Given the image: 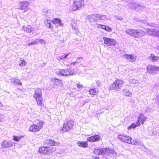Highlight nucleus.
Returning <instances> with one entry per match:
<instances>
[{"label": "nucleus", "mask_w": 159, "mask_h": 159, "mask_svg": "<svg viewBox=\"0 0 159 159\" xmlns=\"http://www.w3.org/2000/svg\"><path fill=\"white\" fill-rule=\"evenodd\" d=\"M42 91L40 88H37L36 89L34 90V98L41 97Z\"/></svg>", "instance_id": "14"}, {"label": "nucleus", "mask_w": 159, "mask_h": 159, "mask_svg": "<svg viewBox=\"0 0 159 159\" xmlns=\"http://www.w3.org/2000/svg\"><path fill=\"white\" fill-rule=\"evenodd\" d=\"M100 136L98 134L92 135L87 138V140L91 142H95L99 141L100 139Z\"/></svg>", "instance_id": "12"}, {"label": "nucleus", "mask_w": 159, "mask_h": 159, "mask_svg": "<svg viewBox=\"0 0 159 159\" xmlns=\"http://www.w3.org/2000/svg\"><path fill=\"white\" fill-rule=\"evenodd\" d=\"M20 62L19 64V65L20 66H24L26 64V62L24 60H22L20 61Z\"/></svg>", "instance_id": "28"}, {"label": "nucleus", "mask_w": 159, "mask_h": 159, "mask_svg": "<svg viewBox=\"0 0 159 159\" xmlns=\"http://www.w3.org/2000/svg\"><path fill=\"white\" fill-rule=\"evenodd\" d=\"M1 145L4 148H7L12 145L9 142L5 140L2 142Z\"/></svg>", "instance_id": "19"}, {"label": "nucleus", "mask_w": 159, "mask_h": 159, "mask_svg": "<svg viewBox=\"0 0 159 159\" xmlns=\"http://www.w3.org/2000/svg\"><path fill=\"white\" fill-rule=\"evenodd\" d=\"M124 57L125 59L127 60H129L132 62L134 61L135 60V57L131 54H126L124 55Z\"/></svg>", "instance_id": "16"}, {"label": "nucleus", "mask_w": 159, "mask_h": 159, "mask_svg": "<svg viewBox=\"0 0 159 159\" xmlns=\"http://www.w3.org/2000/svg\"><path fill=\"white\" fill-rule=\"evenodd\" d=\"M0 104H1L2 105V104L1 103V102H0Z\"/></svg>", "instance_id": "40"}, {"label": "nucleus", "mask_w": 159, "mask_h": 159, "mask_svg": "<svg viewBox=\"0 0 159 159\" xmlns=\"http://www.w3.org/2000/svg\"><path fill=\"white\" fill-rule=\"evenodd\" d=\"M74 121L73 120H70L64 122L61 129V130L63 132H66L73 128Z\"/></svg>", "instance_id": "5"}, {"label": "nucleus", "mask_w": 159, "mask_h": 159, "mask_svg": "<svg viewBox=\"0 0 159 159\" xmlns=\"http://www.w3.org/2000/svg\"><path fill=\"white\" fill-rule=\"evenodd\" d=\"M154 72L156 71H159V67L154 66Z\"/></svg>", "instance_id": "35"}, {"label": "nucleus", "mask_w": 159, "mask_h": 159, "mask_svg": "<svg viewBox=\"0 0 159 159\" xmlns=\"http://www.w3.org/2000/svg\"><path fill=\"white\" fill-rule=\"evenodd\" d=\"M84 5L83 0H76L73 2L72 9L73 11L78 10Z\"/></svg>", "instance_id": "6"}, {"label": "nucleus", "mask_w": 159, "mask_h": 159, "mask_svg": "<svg viewBox=\"0 0 159 159\" xmlns=\"http://www.w3.org/2000/svg\"><path fill=\"white\" fill-rule=\"evenodd\" d=\"M43 122L39 121V122L38 125L33 124L29 127V130L32 132H37L39 131L43 127Z\"/></svg>", "instance_id": "4"}, {"label": "nucleus", "mask_w": 159, "mask_h": 159, "mask_svg": "<svg viewBox=\"0 0 159 159\" xmlns=\"http://www.w3.org/2000/svg\"><path fill=\"white\" fill-rule=\"evenodd\" d=\"M78 145L81 147L86 148L88 147V143L87 141H78L77 142Z\"/></svg>", "instance_id": "15"}, {"label": "nucleus", "mask_w": 159, "mask_h": 159, "mask_svg": "<svg viewBox=\"0 0 159 159\" xmlns=\"http://www.w3.org/2000/svg\"><path fill=\"white\" fill-rule=\"evenodd\" d=\"M148 72L149 73H152L154 72V66L151 65H148L147 67Z\"/></svg>", "instance_id": "21"}, {"label": "nucleus", "mask_w": 159, "mask_h": 159, "mask_svg": "<svg viewBox=\"0 0 159 159\" xmlns=\"http://www.w3.org/2000/svg\"><path fill=\"white\" fill-rule=\"evenodd\" d=\"M74 73V71L73 69H61L58 72V74L61 75H71Z\"/></svg>", "instance_id": "8"}, {"label": "nucleus", "mask_w": 159, "mask_h": 159, "mask_svg": "<svg viewBox=\"0 0 159 159\" xmlns=\"http://www.w3.org/2000/svg\"><path fill=\"white\" fill-rule=\"evenodd\" d=\"M104 30L108 32H111L112 30V29L108 26H106Z\"/></svg>", "instance_id": "31"}, {"label": "nucleus", "mask_w": 159, "mask_h": 159, "mask_svg": "<svg viewBox=\"0 0 159 159\" xmlns=\"http://www.w3.org/2000/svg\"><path fill=\"white\" fill-rule=\"evenodd\" d=\"M45 24L46 26L48 28H50L51 27L50 21L46 20L45 22Z\"/></svg>", "instance_id": "27"}, {"label": "nucleus", "mask_w": 159, "mask_h": 159, "mask_svg": "<svg viewBox=\"0 0 159 159\" xmlns=\"http://www.w3.org/2000/svg\"><path fill=\"white\" fill-rule=\"evenodd\" d=\"M35 44H36V42H32L28 44V45L30 46V45Z\"/></svg>", "instance_id": "36"}, {"label": "nucleus", "mask_w": 159, "mask_h": 159, "mask_svg": "<svg viewBox=\"0 0 159 159\" xmlns=\"http://www.w3.org/2000/svg\"><path fill=\"white\" fill-rule=\"evenodd\" d=\"M124 85V82L123 80L120 79H117L111 84L108 88L109 90H117L120 89L123 87Z\"/></svg>", "instance_id": "2"}, {"label": "nucleus", "mask_w": 159, "mask_h": 159, "mask_svg": "<svg viewBox=\"0 0 159 159\" xmlns=\"http://www.w3.org/2000/svg\"><path fill=\"white\" fill-rule=\"evenodd\" d=\"M123 94L125 96H129L131 95L130 93L127 90L124 89L123 90Z\"/></svg>", "instance_id": "26"}, {"label": "nucleus", "mask_w": 159, "mask_h": 159, "mask_svg": "<svg viewBox=\"0 0 159 159\" xmlns=\"http://www.w3.org/2000/svg\"><path fill=\"white\" fill-rule=\"evenodd\" d=\"M56 150L55 147H48L42 146L39 147V152L41 154H47L52 153Z\"/></svg>", "instance_id": "3"}, {"label": "nucleus", "mask_w": 159, "mask_h": 159, "mask_svg": "<svg viewBox=\"0 0 159 159\" xmlns=\"http://www.w3.org/2000/svg\"><path fill=\"white\" fill-rule=\"evenodd\" d=\"M147 117L143 114H140L138 117L136 121V124L139 126L141 124L143 125L144 122L146 121Z\"/></svg>", "instance_id": "13"}, {"label": "nucleus", "mask_w": 159, "mask_h": 159, "mask_svg": "<svg viewBox=\"0 0 159 159\" xmlns=\"http://www.w3.org/2000/svg\"><path fill=\"white\" fill-rule=\"evenodd\" d=\"M76 86H77V88H79V89L83 87V86L82 84H80V83L77 84H76Z\"/></svg>", "instance_id": "34"}, {"label": "nucleus", "mask_w": 159, "mask_h": 159, "mask_svg": "<svg viewBox=\"0 0 159 159\" xmlns=\"http://www.w3.org/2000/svg\"><path fill=\"white\" fill-rule=\"evenodd\" d=\"M16 84L18 85H21L22 84L21 82H18Z\"/></svg>", "instance_id": "37"}, {"label": "nucleus", "mask_w": 159, "mask_h": 159, "mask_svg": "<svg viewBox=\"0 0 159 159\" xmlns=\"http://www.w3.org/2000/svg\"><path fill=\"white\" fill-rule=\"evenodd\" d=\"M52 23L55 24L61 25V20L58 18H54L52 21Z\"/></svg>", "instance_id": "23"}, {"label": "nucleus", "mask_w": 159, "mask_h": 159, "mask_svg": "<svg viewBox=\"0 0 159 159\" xmlns=\"http://www.w3.org/2000/svg\"><path fill=\"white\" fill-rule=\"evenodd\" d=\"M103 16V15H99V18H101Z\"/></svg>", "instance_id": "38"}, {"label": "nucleus", "mask_w": 159, "mask_h": 159, "mask_svg": "<svg viewBox=\"0 0 159 159\" xmlns=\"http://www.w3.org/2000/svg\"><path fill=\"white\" fill-rule=\"evenodd\" d=\"M58 144V143L56 142L54 140L47 139L44 142V145H46V147H51L52 146H57Z\"/></svg>", "instance_id": "11"}, {"label": "nucleus", "mask_w": 159, "mask_h": 159, "mask_svg": "<svg viewBox=\"0 0 159 159\" xmlns=\"http://www.w3.org/2000/svg\"><path fill=\"white\" fill-rule=\"evenodd\" d=\"M52 80L53 81V84L54 85L58 86L60 84H62L61 80L58 79L54 78L52 79Z\"/></svg>", "instance_id": "20"}, {"label": "nucleus", "mask_w": 159, "mask_h": 159, "mask_svg": "<svg viewBox=\"0 0 159 159\" xmlns=\"http://www.w3.org/2000/svg\"><path fill=\"white\" fill-rule=\"evenodd\" d=\"M150 58L152 61H157L159 59V57L155 56L152 53L150 54Z\"/></svg>", "instance_id": "22"}, {"label": "nucleus", "mask_w": 159, "mask_h": 159, "mask_svg": "<svg viewBox=\"0 0 159 159\" xmlns=\"http://www.w3.org/2000/svg\"><path fill=\"white\" fill-rule=\"evenodd\" d=\"M139 126V125H138L137 124H136H136L134 123H133L131 124L129 126L128 128L127 129L128 130H129L131 129H134L136 128V127Z\"/></svg>", "instance_id": "25"}, {"label": "nucleus", "mask_w": 159, "mask_h": 159, "mask_svg": "<svg viewBox=\"0 0 159 159\" xmlns=\"http://www.w3.org/2000/svg\"><path fill=\"white\" fill-rule=\"evenodd\" d=\"M70 53H69L68 54H65L64 55V56H61L59 57L58 60H63L64 59L66 58V57L70 54Z\"/></svg>", "instance_id": "29"}, {"label": "nucleus", "mask_w": 159, "mask_h": 159, "mask_svg": "<svg viewBox=\"0 0 159 159\" xmlns=\"http://www.w3.org/2000/svg\"><path fill=\"white\" fill-rule=\"evenodd\" d=\"M125 31L128 34L137 38L143 36L145 34L144 31L140 29H128Z\"/></svg>", "instance_id": "1"}, {"label": "nucleus", "mask_w": 159, "mask_h": 159, "mask_svg": "<svg viewBox=\"0 0 159 159\" xmlns=\"http://www.w3.org/2000/svg\"><path fill=\"white\" fill-rule=\"evenodd\" d=\"M117 138L122 142L128 143H132L131 142L132 139L128 135L124 134H120L118 135Z\"/></svg>", "instance_id": "7"}, {"label": "nucleus", "mask_w": 159, "mask_h": 159, "mask_svg": "<svg viewBox=\"0 0 159 159\" xmlns=\"http://www.w3.org/2000/svg\"><path fill=\"white\" fill-rule=\"evenodd\" d=\"M104 43L107 46H113L116 44V41L113 39H110L107 37H103Z\"/></svg>", "instance_id": "9"}, {"label": "nucleus", "mask_w": 159, "mask_h": 159, "mask_svg": "<svg viewBox=\"0 0 159 159\" xmlns=\"http://www.w3.org/2000/svg\"><path fill=\"white\" fill-rule=\"evenodd\" d=\"M23 137V136H18L16 135H14L13 136V139L15 141L18 142Z\"/></svg>", "instance_id": "24"}, {"label": "nucleus", "mask_w": 159, "mask_h": 159, "mask_svg": "<svg viewBox=\"0 0 159 159\" xmlns=\"http://www.w3.org/2000/svg\"><path fill=\"white\" fill-rule=\"evenodd\" d=\"M29 3L26 1L20 2L18 4V9L24 10V11H27L29 9Z\"/></svg>", "instance_id": "10"}, {"label": "nucleus", "mask_w": 159, "mask_h": 159, "mask_svg": "<svg viewBox=\"0 0 159 159\" xmlns=\"http://www.w3.org/2000/svg\"><path fill=\"white\" fill-rule=\"evenodd\" d=\"M94 159H100V158L98 157H95L94 158Z\"/></svg>", "instance_id": "39"}, {"label": "nucleus", "mask_w": 159, "mask_h": 159, "mask_svg": "<svg viewBox=\"0 0 159 159\" xmlns=\"http://www.w3.org/2000/svg\"><path fill=\"white\" fill-rule=\"evenodd\" d=\"M35 99V101L37 103L38 105L42 106L43 105V98L42 97H39L36 98H34Z\"/></svg>", "instance_id": "18"}, {"label": "nucleus", "mask_w": 159, "mask_h": 159, "mask_svg": "<svg viewBox=\"0 0 159 159\" xmlns=\"http://www.w3.org/2000/svg\"><path fill=\"white\" fill-rule=\"evenodd\" d=\"M88 92L89 93L90 95L92 96V97L94 95H97L98 93V91L96 90V88H93L90 89Z\"/></svg>", "instance_id": "17"}, {"label": "nucleus", "mask_w": 159, "mask_h": 159, "mask_svg": "<svg viewBox=\"0 0 159 159\" xmlns=\"http://www.w3.org/2000/svg\"><path fill=\"white\" fill-rule=\"evenodd\" d=\"M97 25L98 28L99 29H101L104 30V28L105 27L106 25L100 24H97Z\"/></svg>", "instance_id": "30"}, {"label": "nucleus", "mask_w": 159, "mask_h": 159, "mask_svg": "<svg viewBox=\"0 0 159 159\" xmlns=\"http://www.w3.org/2000/svg\"><path fill=\"white\" fill-rule=\"evenodd\" d=\"M25 31L27 33H30L31 31V30L30 28L27 27L26 28Z\"/></svg>", "instance_id": "33"}, {"label": "nucleus", "mask_w": 159, "mask_h": 159, "mask_svg": "<svg viewBox=\"0 0 159 159\" xmlns=\"http://www.w3.org/2000/svg\"><path fill=\"white\" fill-rule=\"evenodd\" d=\"M94 152L96 154L100 155L101 153V152L99 149H97L94 150Z\"/></svg>", "instance_id": "32"}]
</instances>
